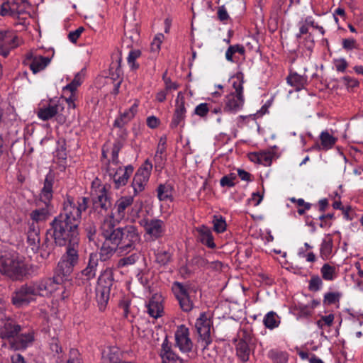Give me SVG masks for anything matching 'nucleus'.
Wrapping results in <instances>:
<instances>
[{
  "instance_id": "nucleus-1",
  "label": "nucleus",
  "mask_w": 363,
  "mask_h": 363,
  "mask_svg": "<svg viewBox=\"0 0 363 363\" xmlns=\"http://www.w3.org/2000/svg\"><path fill=\"white\" fill-rule=\"evenodd\" d=\"M111 239V244L106 250L108 253L101 257L104 259L109 258L114 252L121 255L133 250L135 243L140 241V236L137 228L129 225L116 228Z\"/></svg>"
},
{
  "instance_id": "nucleus-2",
  "label": "nucleus",
  "mask_w": 363,
  "mask_h": 363,
  "mask_svg": "<svg viewBox=\"0 0 363 363\" xmlns=\"http://www.w3.org/2000/svg\"><path fill=\"white\" fill-rule=\"evenodd\" d=\"M50 231L57 245L65 246L71 245L77 246L79 242V235L77 223L65 220L57 216L51 223Z\"/></svg>"
},
{
  "instance_id": "nucleus-3",
  "label": "nucleus",
  "mask_w": 363,
  "mask_h": 363,
  "mask_svg": "<svg viewBox=\"0 0 363 363\" xmlns=\"http://www.w3.org/2000/svg\"><path fill=\"white\" fill-rule=\"evenodd\" d=\"M23 258L15 252H5L0 257V272L12 279H20L27 274Z\"/></svg>"
},
{
  "instance_id": "nucleus-4",
  "label": "nucleus",
  "mask_w": 363,
  "mask_h": 363,
  "mask_svg": "<svg viewBox=\"0 0 363 363\" xmlns=\"http://www.w3.org/2000/svg\"><path fill=\"white\" fill-rule=\"evenodd\" d=\"M172 290L182 310L184 312L191 311L197 300V288L189 282L174 281Z\"/></svg>"
},
{
  "instance_id": "nucleus-5",
  "label": "nucleus",
  "mask_w": 363,
  "mask_h": 363,
  "mask_svg": "<svg viewBox=\"0 0 363 363\" xmlns=\"http://www.w3.org/2000/svg\"><path fill=\"white\" fill-rule=\"evenodd\" d=\"M230 82L235 91L225 96L223 110L226 112L235 113L242 108L245 102L243 95V73H236L231 77Z\"/></svg>"
},
{
  "instance_id": "nucleus-6",
  "label": "nucleus",
  "mask_w": 363,
  "mask_h": 363,
  "mask_svg": "<svg viewBox=\"0 0 363 363\" xmlns=\"http://www.w3.org/2000/svg\"><path fill=\"white\" fill-rule=\"evenodd\" d=\"M113 282L112 270L110 268H106L100 274L96 287V299L101 311L105 310L108 302Z\"/></svg>"
},
{
  "instance_id": "nucleus-7",
  "label": "nucleus",
  "mask_w": 363,
  "mask_h": 363,
  "mask_svg": "<svg viewBox=\"0 0 363 363\" xmlns=\"http://www.w3.org/2000/svg\"><path fill=\"white\" fill-rule=\"evenodd\" d=\"M211 320L207 315L203 313L197 318L195 327L199 335L198 343L202 347V355L203 358H208L209 361L213 359L207 347L211 343Z\"/></svg>"
},
{
  "instance_id": "nucleus-8",
  "label": "nucleus",
  "mask_w": 363,
  "mask_h": 363,
  "mask_svg": "<svg viewBox=\"0 0 363 363\" xmlns=\"http://www.w3.org/2000/svg\"><path fill=\"white\" fill-rule=\"evenodd\" d=\"M87 206L88 199L86 197L79 198L76 201L68 198L64 202L63 211L59 216L67 220L77 223L78 226L82 212L84 211Z\"/></svg>"
},
{
  "instance_id": "nucleus-9",
  "label": "nucleus",
  "mask_w": 363,
  "mask_h": 363,
  "mask_svg": "<svg viewBox=\"0 0 363 363\" xmlns=\"http://www.w3.org/2000/svg\"><path fill=\"white\" fill-rule=\"evenodd\" d=\"M133 201L132 196H121L116 201L111 214L116 221H121L125 218L134 220L138 211L133 209Z\"/></svg>"
},
{
  "instance_id": "nucleus-10",
  "label": "nucleus",
  "mask_w": 363,
  "mask_h": 363,
  "mask_svg": "<svg viewBox=\"0 0 363 363\" xmlns=\"http://www.w3.org/2000/svg\"><path fill=\"white\" fill-rule=\"evenodd\" d=\"M39 296L35 282L26 284L17 288L12 294V303L16 307L27 306Z\"/></svg>"
},
{
  "instance_id": "nucleus-11",
  "label": "nucleus",
  "mask_w": 363,
  "mask_h": 363,
  "mask_svg": "<svg viewBox=\"0 0 363 363\" xmlns=\"http://www.w3.org/2000/svg\"><path fill=\"white\" fill-rule=\"evenodd\" d=\"M52 199V180L47 177L45 179L44 186L40 194V200L42 201L46 208L36 209L30 213V217L33 220L39 222L45 220L48 215V207Z\"/></svg>"
},
{
  "instance_id": "nucleus-12",
  "label": "nucleus",
  "mask_w": 363,
  "mask_h": 363,
  "mask_svg": "<svg viewBox=\"0 0 363 363\" xmlns=\"http://www.w3.org/2000/svg\"><path fill=\"white\" fill-rule=\"evenodd\" d=\"M62 281L63 280L60 277L55 275L52 278L45 279L39 282H35V284L39 296H48L60 291L61 294L59 296L61 299H64L67 296L65 295V289L62 285Z\"/></svg>"
},
{
  "instance_id": "nucleus-13",
  "label": "nucleus",
  "mask_w": 363,
  "mask_h": 363,
  "mask_svg": "<svg viewBox=\"0 0 363 363\" xmlns=\"http://www.w3.org/2000/svg\"><path fill=\"white\" fill-rule=\"evenodd\" d=\"M64 108V104L60 100H52L48 106L38 109L37 116L40 120L44 121L56 116L57 120L60 123H63L65 121V117L62 115Z\"/></svg>"
},
{
  "instance_id": "nucleus-14",
  "label": "nucleus",
  "mask_w": 363,
  "mask_h": 363,
  "mask_svg": "<svg viewBox=\"0 0 363 363\" xmlns=\"http://www.w3.org/2000/svg\"><path fill=\"white\" fill-rule=\"evenodd\" d=\"M140 225L144 228L145 235L152 241L162 238L166 231L164 222L158 218H143Z\"/></svg>"
},
{
  "instance_id": "nucleus-15",
  "label": "nucleus",
  "mask_w": 363,
  "mask_h": 363,
  "mask_svg": "<svg viewBox=\"0 0 363 363\" xmlns=\"http://www.w3.org/2000/svg\"><path fill=\"white\" fill-rule=\"evenodd\" d=\"M120 222L121 221H116L112 214L104 218L101 225V234L105 239L100 250L101 257H102V256H106V255L108 253L106 252V250L111 244V238H113V233H115V230H116L114 228L116 225Z\"/></svg>"
},
{
  "instance_id": "nucleus-16",
  "label": "nucleus",
  "mask_w": 363,
  "mask_h": 363,
  "mask_svg": "<svg viewBox=\"0 0 363 363\" xmlns=\"http://www.w3.org/2000/svg\"><path fill=\"white\" fill-rule=\"evenodd\" d=\"M152 169V164L147 160L136 172L132 182V186L135 194L145 189V186L149 180Z\"/></svg>"
},
{
  "instance_id": "nucleus-17",
  "label": "nucleus",
  "mask_w": 363,
  "mask_h": 363,
  "mask_svg": "<svg viewBox=\"0 0 363 363\" xmlns=\"http://www.w3.org/2000/svg\"><path fill=\"white\" fill-rule=\"evenodd\" d=\"M50 58L34 52L26 55L24 64L28 65L33 74L44 70L50 62Z\"/></svg>"
},
{
  "instance_id": "nucleus-18",
  "label": "nucleus",
  "mask_w": 363,
  "mask_h": 363,
  "mask_svg": "<svg viewBox=\"0 0 363 363\" xmlns=\"http://www.w3.org/2000/svg\"><path fill=\"white\" fill-rule=\"evenodd\" d=\"M18 38L16 34L9 30H0V52L7 57L10 50L18 46Z\"/></svg>"
},
{
  "instance_id": "nucleus-19",
  "label": "nucleus",
  "mask_w": 363,
  "mask_h": 363,
  "mask_svg": "<svg viewBox=\"0 0 363 363\" xmlns=\"http://www.w3.org/2000/svg\"><path fill=\"white\" fill-rule=\"evenodd\" d=\"M176 345L182 352L191 350L193 343L189 337V330L184 325L179 326L175 332Z\"/></svg>"
},
{
  "instance_id": "nucleus-20",
  "label": "nucleus",
  "mask_w": 363,
  "mask_h": 363,
  "mask_svg": "<svg viewBox=\"0 0 363 363\" xmlns=\"http://www.w3.org/2000/svg\"><path fill=\"white\" fill-rule=\"evenodd\" d=\"M92 190L91 194L96 196L97 201L96 203H99L102 209L106 210L111 206V201L107 195L106 189L105 186L100 185V181L96 179L92 182Z\"/></svg>"
},
{
  "instance_id": "nucleus-21",
  "label": "nucleus",
  "mask_w": 363,
  "mask_h": 363,
  "mask_svg": "<svg viewBox=\"0 0 363 363\" xmlns=\"http://www.w3.org/2000/svg\"><path fill=\"white\" fill-rule=\"evenodd\" d=\"M0 322V337L2 339L14 337L21 330L19 325L6 317Z\"/></svg>"
},
{
  "instance_id": "nucleus-22",
  "label": "nucleus",
  "mask_w": 363,
  "mask_h": 363,
  "mask_svg": "<svg viewBox=\"0 0 363 363\" xmlns=\"http://www.w3.org/2000/svg\"><path fill=\"white\" fill-rule=\"evenodd\" d=\"M139 104V100L135 99L130 108L121 113L120 116L115 120L114 126L121 128L128 124L136 115Z\"/></svg>"
},
{
  "instance_id": "nucleus-23",
  "label": "nucleus",
  "mask_w": 363,
  "mask_h": 363,
  "mask_svg": "<svg viewBox=\"0 0 363 363\" xmlns=\"http://www.w3.org/2000/svg\"><path fill=\"white\" fill-rule=\"evenodd\" d=\"M160 356L162 363H183V360L172 351L167 337L162 344Z\"/></svg>"
},
{
  "instance_id": "nucleus-24",
  "label": "nucleus",
  "mask_w": 363,
  "mask_h": 363,
  "mask_svg": "<svg viewBox=\"0 0 363 363\" xmlns=\"http://www.w3.org/2000/svg\"><path fill=\"white\" fill-rule=\"evenodd\" d=\"M98 264V255L96 253H91L86 267L81 272V276L84 280L89 281L95 277Z\"/></svg>"
},
{
  "instance_id": "nucleus-25",
  "label": "nucleus",
  "mask_w": 363,
  "mask_h": 363,
  "mask_svg": "<svg viewBox=\"0 0 363 363\" xmlns=\"http://www.w3.org/2000/svg\"><path fill=\"white\" fill-rule=\"evenodd\" d=\"M162 298L160 295L155 294L147 304V313L152 318H157L163 313Z\"/></svg>"
},
{
  "instance_id": "nucleus-26",
  "label": "nucleus",
  "mask_w": 363,
  "mask_h": 363,
  "mask_svg": "<svg viewBox=\"0 0 363 363\" xmlns=\"http://www.w3.org/2000/svg\"><path fill=\"white\" fill-rule=\"evenodd\" d=\"M40 228L33 223L30 225L27 233V242L31 250L34 252H37L40 247Z\"/></svg>"
},
{
  "instance_id": "nucleus-27",
  "label": "nucleus",
  "mask_w": 363,
  "mask_h": 363,
  "mask_svg": "<svg viewBox=\"0 0 363 363\" xmlns=\"http://www.w3.org/2000/svg\"><path fill=\"white\" fill-rule=\"evenodd\" d=\"M133 172V167L131 165L124 167V169H121L120 172H116V174H113L110 178L113 180L115 184V187L119 189L121 186H125L130 175Z\"/></svg>"
},
{
  "instance_id": "nucleus-28",
  "label": "nucleus",
  "mask_w": 363,
  "mask_h": 363,
  "mask_svg": "<svg viewBox=\"0 0 363 363\" xmlns=\"http://www.w3.org/2000/svg\"><path fill=\"white\" fill-rule=\"evenodd\" d=\"M103 363H121V352L115 346L105 347L101 352Z\"/></svg>"
},
{
  "instance_id": "nucleus-29",
  "label": "nucleus",
  "mask_w": 363,
  "mask_h": 363,
  "mask_svg": "<svg viewBox=\"0 0 363 363\" xmlns=\"http://www.w3.org/2000/svg\"><path fill=\"white\" fill-rule=\"evenodd\" d=\"M333 239L331 234L324 235L320 245V257L323 260H328L333 256Z\"/></svg>"
},
{
  "instance_id": "nucleus-30",
  "label": "nucleus",
  "mask_w": 363,
  "mask_h": 363,
  "mask_svg": "<svg viewBox=\"0 0 363 363\" xmlns=\"http://www.w3.org/2000/svg\"><path fill=\"white\" fill-rule=\"evenodd\" d=\"M34 340L33 332L22 333L17 336L11 343V347L15 350L25 349Z\"/></svg>"
},
{
  "instance_id": "nucleus-31",
  "label": "nucleus",
  "mask_w": 363,
  "mask_h": 363,
  "mask_svg": "<svg viewBox=\"0 0 363 363\" xmlns=\"http://www.w3.org/2000/svg\"><path fill=\"white\" fill-rule=\"evenodd\" d=\"M157 196L160 201H173L174 189L169 183L160 184L157 189Z\"/></svg>"
},
{
  "instance_id": "nucleus-32",
  "label": "nucleus",
  "mask_w": 363,
  "mask_h": 363,
  "mask_svg": "<svg viewBox=\"0 0 363 363\" xmlns=\"http://www.w3.org/2000/svg\"><path fill=\"white\" fill-rule=\"evenodd\" d=\"M199 233L198 238L199 240L208 247L213 248L216 245L213 242V238L211 229L205 225H201L196 228Z\"/></svg>"
},
{
  "instance_id": "nucleus-33",
  "label": "nucleus",
  "mask_w": 363,
  "mask_h": 363,
  "mask_svg": "<svg viewBox=\"0 0 363 363\" xmlns=\"http://www.w3.org/2000/svg\"><path fill=\"white\" fill-rule=\"evenodd\" d=\"M73 267V265L61 258L55 269V275L60 277L62 280H64L66 277L72 273Z\"/></svg>"
},
{
  "instance_id": "nucleus-34",
  "label": "nucleus",
  "mask_w": 363,
  "mask_h": 363,
  "mask_svg": "<svg viewBox=\"0 0 363 363\" xmlns=\"http://www.w3.org/2000/svg\"><path fill=\"white\" fill-rule=\"evenodd\" d=\"M286 79L288 84L294 86L296 91L302 89L307 82L306 77L300 75L296 72L291 73Z\"/></svg>"
},
{
  "instance_id": "nucleus-35",
  "label": "nucleus",
  "mask_w": 363,
  "mask_h": 363,
  "mask_svg": "<svg viewBox=\"0 0 363 363\" xmlns=\"http://www.w3.org/2000/svg\"><path fill=\"white\" fill-rule=\"evenodd\" d=\"M11 16H16L27 12L30 4L27 0H13L11 2Z\"/></svg>"
},
{
  "instance_id": "nucleus-36",
  "label": "nucleus",
  "mask_w": 363,
  "mask_h": 363,
  "mask_svg": "<svg viewBox=\"0 0 363 363\" xmlns=\"http://www.w3.org/2000/svg\"><path fill=\"white\" fill-rule=\"evenodd\" d=\"M320 146H318L319 150H328L331 149L337 141V138L330 135L328 131H323L320 135Z\"/></svg>"
},
{
  "instance_id": "nucleus-37",
  "label": "nucleus",
  "mask_w": 363,
  "mask_h": 363,
  "mask_svg": "<svg viewBox=\"0 0 363 363\" xmlns=\"http://www.w3.org/2000/svg\"><path fill=\"white\" fill-rule=\"evenodd\" d=\"M263 323L267 328L273 330L279 325L280 318L275 312L270 311L264 315Z\"/></svg>"
},
{
  "instance_id": "nucleus-38",
  "label": "nucleus",
  "mask_w": 363,
  "mask_h": 363,
  "mask_svg": "<svg viewBox=\"0 0 363 363\" xmlns=\"http://www.w3.org/2000/svg\"><path fill=\"white\" fill-rule=\"evenodd\" d=\"M67 249L66 253L62 257L65 261H67L69 264L74 266L77 264L79 259L78 256V246H72L71 245H67Z\"/></svg>"
},
{
  "instance_id": "nucleus-39",
  "label": "nucleus",
  "mask_w": 363,
  "mask_h": 363,
  "mask_svg": "<svg viewBox=\"0 0 363 363\" xmlns=\"http://www.w3.org/2000/svg\"><path fill=\"white\" fill-rule=\"evenodd\" d=\"M249 344L245 341H238L236 344L237 355L243 362H247L249 359L250 354Z\"/></svg>"
},
{
  "instance_id": "nucleus-40",
  "label": "nucleus",
  "mask_w": 363,
  "mask_h": 363,
  "mask_svg": "<svg viewBox=\"0 0 363 363\" xmlns=\"http://www.w3.org/2000/svg\"><path fill=\"white\" fill-rule=\"evenodd\" d=\"M85 72L84 69H82L80 72H77L73 80L65 86L63 89L64 91H74L76 92L77 89L82 84L84 78Z\"/></svg>"
},
{
  "instance_id": "nucleus-41",
  "label": "nucleus",
  "mask_w": 363,
  "mask_h": 363,
  "mask_svg": "<svg viewBox=\"0 0 363 363\" xmlns=\"http://www.w3.org/2000/svg\"><path fill=\"white\" fill-rule=\"evenodd\" d=\"M322 277L325 281H333L337 277V271L335 267L325 263L320 268Z\"/></svg>"
},
{
  "instance_id": "nucleus-42",
  "label": "nucleus",
  "mask_w": 363,
  "mask_h": 363,
  "mask_svg": "<svg viewBox=\"0 0 363 363\" xmlns=\"http://www.w3.org/2000/svg\"><path fill=\"white\" fill-rule=\"evenodd\" d=\"M235 53H239L241 55H244L245 53V49L244 46L240 44L230 45L225 54V59L228 62H234L235 60H233V55Z\"/></svg>"
},
{
  "instance_id": "nucleus-43",
  "label": "nucleus",
  "mask_w": 363,
  "mask_h": 363,
  "mask_svg": "<svg viewBox=\"0 0 363 363\" xmlns=\"http://www.w3.org/2000/svg\"><path fill=\"white\" fill-rule=\"evenodd\" d=\"M342 296V294L340 291H329L324 294L323 296V304L324 305H332L339 303L340 298Z\"/></svg>"
},
{
  "instance_id": "nucleus-44",
  "label": "nucleus",
  "mask_w": 363,
  "mask_h": 363,
  "mask_svg": "<svg viewBox=\"0 0 363 363\" xmlns=\"http://www.w3.org/2000/svg\"><path fill=\"white\" fill-rule=\"evenodd\" d=\"M334 319L335 315L332 313L328 315H322L320 318L316 321V325L323 333L325 330L333 325Z\"/></svg>"
},
{
  "instance_id": "nucleus-45",
  "label": "nucleus",
  "mask_w": 363,
  "mask_h": 363,
  "mask_svg": "<svg viewBox=\"0 0 363 363\" xmlns=\"http://www.w3.org/2000/svg\"><path fill=\"white\" fill-rule=\"evenodd\" d=\"M121 169H124V167H123L119 160H110L106 166V171L109 177L116 174V172H120Z\"/></svg>"
},
{
  "instance_id": "nucleus-46",
  "label": "nucleus",
  "mask_w": 363,
  "mask_h": 363,
  "mask_svg": "<svg viewBox=\"0 0 363 363\" xmlns=\"http://www.w3.org/2000/svg\"><path fill=\"white\" fill-rule=\"evenodd\" d=\"M268 356L274 363H286L288 359L286 353L274 350L269 352Z\"/></svg>"
},
{
  "instance_id": "nucleus-47",
  "label": "nucleus",
  "mask_w": 363,
  "mask_h": 363,
  "mask_svg": "<svg viewBox=\"0 0 363 363\" xmlns=\"http://www.w3.org/2000/svg\"><path fill=\"white\" fill-rule=\"evenodd\" d=\"M323 285L322 279L318 275H313L308 281V289L311 291L316 292L322 289Z\"/></svg>"
},
{
  "instance_id": "nucleus-48",
  "label": "nucleus",
  "mask_w": 363,
  "mask_h": 363,
  "mask_svg": "<svg viewBox=\"0 0 363 363\" xmlns=\"http://www.w3.org/2000/svg\"><path fill=\"white\" fill-rule=\"evenodd\" d=\"M213 230L217 233H223L226 230L225 220L221 216H214L213 220Z\"/></svg>"
},
{
  "instance_id": "nucleus-49",
  "label": "nucleus",
  "mask_w": 363,
  "mask_h": 363,
  "mask_svg": "<svg viewBox=\"0 0 363 363\" xmlns=\"http://www.w3.org/2000/svg\"><path fill=\"white\" fill-rule=\"evenodd\" d=\"M141 55V52L139 50H131L127 57L128 64L131 69H137L138 65L135 63V60Z\"/></svg>"
},
{
  "instance_id": "nucleus-50",
  "label": "nucleus",
  "mask_w": 363,
  "mask_h": 363,
  "mask_svg": "<svg viewBox=\"0 0 363 363\" xmlns=\"http://www.w3.org/2000/svg\"><path fill=\"white\" fill-rule=\"evenodd\" d=\"M184 104V96L181 92H179L176 99V108L174 111L185 116L186 108Z\"/></svg>"
},
{
  "instance_id": "nucleus-51",
  "label": "nucleus",
  "mask_w": 363,
  "mask_h": 363,
  "mask_svg": "<svg viewBox=\"0 0 363 363\" xmlns=\"http://www.w3.org/2000/svg\"><path fill=\"white\" fill-rule=\"evenodd\" d=\"M211 109V104L208 103H201L196 106L194 113L199 116L204 117Z\"/></svg>"
},
{
  "instance_id": "nucleus-52",
  "label": "nucleus",
  "mask_w": 363,
  "mask_h": 363,
  "mask_svg": "<svg viewBox=\"0 0 363 363\" xmlns=\"http://www.w3.org/2000/svg\"><path fill=\"white\" fill-rule=\"evenodd\" d=\"M342 46L346 51H350L359 48V45L357 40L352 38L343 39L342 41Z\"/></svg>"
},
{
  "instance_id": "nucleus-53",
  "label": "nucleus",
  "mask_w": 363,
  "mask_h": 363,
  "mask_svg": "<svg viewBox=\"0 0 363 363\" xmlns=\"http://www.w3.org/2000/svg\"><path fill=\"white\" fill-rule=\"evenodd\" d=\"M237 179V176L234 173L229 174L223 177L220 181V186L232 187L235 186V181Z\"/></svg>"
},
{
  "instance_id": "nucleus-54",
  "label": "nucleus",
  "mask_w": 363,
  "mask_h": 363,
  "mask_svg": "<svg viewBox=\"0 0 363 363\" xmlns=\"http://www.w3.org/2000/svg\"><path fill=\"white\" fill-rule=\"evenodd\" d=\"M85 232L86 233V236L90 241L94 240L96 233V227L93 222H87L84 225Z\"/></svg>"
},
{
  "instance_id": "nucleus-55",
  "label": "nucleus",
  "mask_w": 363,
  "mask_h": 363,
  "mask_svg": "<svg viewBox=\"0 0 363 363\" xmlns=\"http://www.w3.org/2000/svg\"><path fill=\"white\" fill-rule=\"evenodd\" d=\"M164 38V36L162 33H158L154 38L152 43H151V51L154 52H157L160 50L161 44Z\"/></svg>"
},
{
  "instance_id": "nucleus-56",
  "label": "nucleus",
  "mask_w": 363,
  "mask_h": 363,
  "mask_svg": "<svg viewBox=\"0 0 363 363\" xmlns=\"http://www.w3.org/2000/svg\"><path fill=\"white\" fill-rule=\"evenodd\" d=\"M341 82L348 89L357 87L359 84L357 79L349 76L342 77Z\"/></svg>"
},
{
  "instance_id": "nucleus-57",
  "label": "nucleus",
  "mask_w": 363,
  "mask_h": 363,
  "mask_svg": "<svg viewBox=\"0 0 363 363\" xmlns=\"http://www.w3.org/2000/svg\"><path fill=\"white\" fill-rule=\"evenodd\" d=\"M171 259L170 254L167 251H162L157 253L156 260L158 263L164 265L167 264Z\"/></svg>"
},
{
  "instance_id": "nucleus-58",
  "label": "nucleus",
  "mask_w": 363,
  "mask_h": 363,
  "mask_svg": "<svg viewBox=\"0 0 363 363\" xmlns=\"http://www.w3.org/2000/svg\"><path fill=\"white\" fill-rule=\"evenodd\" d=\"M138 256L136 255H132L129 257L122 258L118 261V266L119 267H122L128 265H131L136 262Z\"/></svg>"
},
{
  "instance_id": "nucleus-59",
  "label": "nucleus",
  "mask_w": 363,
  "mask_h": 363,
  "mask_svg": "<svg viewBox=\"0 0 363 363\" xmlns=\"http://www.w3.org/2000/svg\"><path fill=\"white\" fill-rule=\"evenodd\" d=\"M185 116L182 113H178L174 111L170 126L172 128H177L179 125L182 124L184 120Z\"/></svg>"
},
{
  "instance_id": "nucleus-60",
  "label": "nucleus",
  "mask_w": 363,
  "mask_h": 363,
  "mask_svg": "<svg viewBox=\"0 0 363 363\" xmlns=\"http://www.w3.org/2000/svg\"><path fill=\"white\" fill-rule=\"evenodd\" d=\"M67 363H82L80 359V354L76 349H71L69 351V357Z\"/></svg>"
},
{
  "instance_id": "nucleus-61",
  "label": "nucleus",
  "mask_w": 363,
  "mask_h": 363,
  "mask_svg": "<svg viewBox=\"0 0 363 363\" xmlns=\"http://www.w3.org/2000/svg\"><path fill=\"white\" fill-rule=\"evenodd\" d=\"M84 30V28L83 27H79L75 30L69 32L68 35L69 40L72 43H76Z\"/></svg>"
},
{
  "instance_id": "nucleus-62",
  "label": "nucleus",
  "mask_w": 363,
  "mask_h": 363,
  "mask_svg": "<svg viewBox=\"0 0 363 363\" xmlns=\"http://www.w3.org/2000/svg\"><path fill=\"white\" fill-rule=\"evenodd\" d=\"M254 157L260 163L264 164H269L272 160V156L268 153H261L259 155H255Z\"/></svg>"
},
{
  "instance_id": "nucleus-63",
  "label": "nucleus",
  "mask_w": 363,
  "mask_h": 363,
  "mask_svg": "<svg viewBox=\"0 0 363 363\" xmlns=\"http://www.w3.org/2000/svg\"><path fill=\"white\" fill-rule=\"evenodd\" d=\"M70 95L67 97H65V101L68 104L69 108H74L76 107L74 101L77 100V94L74 91H69Z\"/></svg>"
},
{
  "instance_id": "nucleus-64",
  "label": "nucleus",
  "mask_w": 363,
  "mask_h": 363,
  "mask_svg": "<svg viewBox=\"0 0 363 363\" xmlns=\"http://www.w3.org/2000/svg\"><path fill=\"white\" fill-rule=\"evenodd\" d=\"M335 67L337 71L343 72L347 67V62L344 58L335 60Z\"/></svg>"
}]
</instances>
